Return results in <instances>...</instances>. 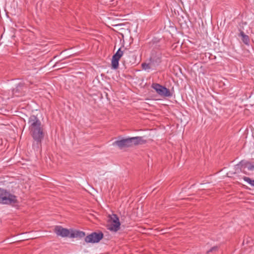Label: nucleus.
I'll list each match as a JSON object with an SVG mask.
<instances>
[{
	"label": "nucleus",
	"mask_w": 254,
	"mask_h": 254,
	"mask_svg": "<svg viewBox=\"0 0 254 254\" xmlns=\"http://www.w3.org/2000/svg\"><path fill=\"white\" fill-rule=\"evenodd\" d=\"M28 124L33 139L38 144H40L44 136L40 121L36 116L32 115L28 118Z\"/></svg>",
	"instance_id": "f257e3e1"
},
{
	"label": "nucleus",
	"mask_w": 254,
	"mask_h": 254,
	"mask_svg": "<svg viewBox=\"0 0 254 254\" xmlns=\"http://www.w3.org/2000/svg\"><path fill=\"white\" fill-rule=\"evenodd\" d=\"M17 197L6 190L0 188V204H11L17 202Z\"/></svg>",
	"instance_id": "f03ea898"
},
{
	"label": "nucleus",
	"mask_w": 254,
	"mask_h": 254,
	"mask_svg": "<svg viewBox=\"0 0 254 254\" xmlns=\"http://www.w3.org/2000/svg\"><path fill=\"white\" fill-rule=\"evenodd\" d=\"M243 168H247L248 170L251 171H254V164L242 160L234 166V171H230L227 173V176L228 177H232L234 175L240 172Z\"/></svg>",
	"instance_id": "7ed1b4c3"
},
{
	"label": "nucleus",
	"mask_w": 254,
	"mask_h": 254,
	"mask_svg": "<svg viewBox=\"0 0 254 254\" xmlns=\"http://www.w3.org/2000/svg\"><path fill=\"white\" fill-rule=\"evenodd\" d=\"M152 87L160 96L164 97L172 96V94L169 89L159 84L154 83L152 84Z\"/></svg>",
	"instance_id": "20e7f679"
},
{
	"label": "nucleus",
	"mask_w": 254,
	"mask_h": 254,
	"mask_svg": "<svg viewBox=\"0 0 254 254\" xmlns=\"http://www.w3.org/2000/svg\"><path fill=\"white\" fill-rule=\"evenodd\" d=\"M103 237V234L102 232H93L85 238V241L87 243H98Z\"/></svg>",
	"instance_id": "39448f33"
},
{
	"label": "nucleus",
	"mask_w": 254,
	"mask_h": 254,
	"mask_svg": "<svg viewBox=\"0 0 254 254\" xmlns=\"http://www.w3.org/2000/svg\"><path fill=\"white\" fill-rule=\"evenodd\" d=\"M123 51H121V48H120L116 53L113 55L111 61L112 68L116 69L119 67V62L121 58L123 55Z\"/></svg>",
	"instance_id": "423d86ee"
},
{
	"label": "nucleus",
	"mask_w": 254,
	"mask_h": 254,
	"mask_svg": "<svg viewBox=\"0 0 254 254\" xmlns=\"http://www.w3.org/2000/svg\"><path fill=\"white\" fill-rule=\"evenodd\" d=\"M54 232L58 236L62 238L69 237L70 235V229L68 230L64 228L61 226H56L54 229Z\"/></svg>",
	"instance_id": "0eeeda50"
},
{
	"label": "nucleus",
	"mask_w": 254,
	"mask_h": 254,
	"mask_svg": "<svg viewBox=\"0 0 254 254\" xmlns=\"http://www.w3.org/2000/svg\"><path fill=\"white\" fill-rule=\"evenodd\" d=\"M162 57V53L160 52H153L151 54L149 61L156 67L161 63Z\"/></svg>",
	"instance_id": "6e6552de"
},
{
	"label": "nucleus",
	"mask_w": 254,
	"mask_h": 254,
	"mask_svg": "<svg viewBox=\"0 0 254 254\" xmlns=\"http://www.w3.org/2000/svg\"><path fill=\"white\" fill-rule=\"evenodd\" d=\"M113 144L117 145L120 149L132 146L130 137L117 140Z\"/></svg>",
	"instance_id": "1a4fd4ad"
},
{
	"label": "nucleus",
	"mask_w": 254,
	"mask_h": 254,
	"mask_svg": "<svg viewBox=\"0 0 254 254\" xmlns=\"http://www.w3.org/2000/svg\"><path fill=\"white\" fill-rule=\"evenodd\" d=\"M121 223L119 218L116 214L113 215V222L111 224L109 229L111 231L117 232L120 228Z\"/></svg>",
	"instance_id": "9d476101"
},
{
	"label": "nucleus",
	"mask_w": 254,
	"mask_h": 254,
	"mask_svg": "<svg viewBox=\"0 0 254 254\" xmlns=\"http://www.w3.org/2000/svg\"><path fill=\"white\" fill-rule=\"evenodd\" d=\"M132 146L139 144H143L146 142V140L142 136H135L130 137Z\"/></svg>",
	"instance_id": "9b49d317"
},
{
	"label": "nucleus",
	"mask_w": 254,
	"mask_h": 254,
	"mask_svg": "<svg viewBox=\"0 0 254 254\" xmlns=\"http://www.w3.org/2000/svg\"><path fill=\"white\" fill-rule=\"evenodd\" d=\"M85 236V232H84L83 231L70 229V235L69 236V238H82L84 237Z\"/></svg>",
	"instance_id": "f8f14e48"
},
{
	"label": "nucleus",
	"mask_w": 254,
	"mask_h": 254,
	"mask_svg": "<svg viewBox=\"0 0 254 254\" xmlns=\"http://www.w3.org/2000/svg\"><path fill=\"white\" fill-rule=\"evenodd\" d=\"M141 66L143 70L148 72L156 68V66L150 61L148 63H142Z\"/></svg>",
	"instance_id": "ddd939ff"
},
{
	"label": "nucleus",
	"mask_w": 254,
	"mask_h": 254,
	"mask_svg": "<svg viewBox=\"0 0 254 254\" xmlns=\"http://www.w3.org/2000/svg\"><path fill=\"white\" fill-rule=\"evenodd\" d=\"M244 181L247 183H248L249 185H250L251 186L254 187V180H252L249 177H245L243 178Z\"/></svg>",
	"instance_id": "4468645a"
},
{
	"label": "nucleus",
	"mask_w": 254,
	"mask_h": 254,
	"mask_svg": "<svg viewBox=\"0 0 254 254\" xmlns=\"http://www.w3.org/2000/svg\"><path fill=\"white\" fill-rule=\"evenodd\" d=\"M241 35L243 37L244 40L249 41V37L245 35L243 32H241Z\"/></svg>",
	"instance_id": "2eb2a0df"
},
{
	"label": "nucleus",
	"mask_w": 254,
	"mask_h": 254,
	"mask_svg": "<svg viewBox=\"0 0 254 254\" xmlns=\"http://www.w3.org/2000/svg\"><path fill=\"white\" fill-rule=\"evenodd\" d=\"M217 249V247H213L212 248H211L209 251H207V253H210L211 252H212L213 251L216 250Z\"/></svg>",
	"instance_id": "dca6fc26"
},
{
	"label": "nucleus",
	"mask_w": 254,
	"mask_h": 254,
	"mask_svg": "<svg viewBox=\"0 0 254 254\" xmlns=\"http://www.w3.org/2000/svg\"><path fill=\"white\" fill-rule=\"evenodd\" d=\"M22 86V84L21 83H19L17 85L16 88L14 89V90H16V92L18 90V88L21 87Z\"/></svg>",
	"instance_id": "f3484780"
},
{
	"label": "nucleus",
	"mask_w": 254,
	"mask_h": 254,
	"mask_svg": "<svg viewBox=\"0 0 254 254\" xmlns=\"http://www.w3.org/2000/svg\"><path fill=\"white\" fill-rule=\"evenodd\" d=\"M60 62H57L55 65V66H60Z\"/></svg>",
	"instance_id": "a211bd4d"
}]
</instances>
